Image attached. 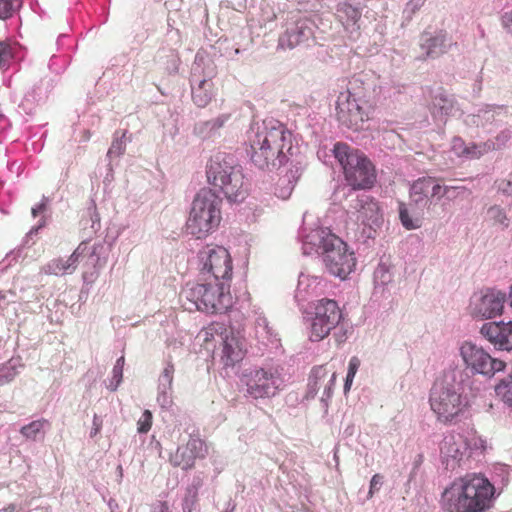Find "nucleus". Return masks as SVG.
I'll return each mask as SVG.
<instances>
[{
    "instance_id": "obj_39",
    "label": "nucleus",
    "mask_w": 512,
    "mask_h": 512,
    "mask_svg": "<svg viewBox=\"0 0 512 512\" xmlns=\"http://www.w3.org/2000/svg\"><path fill=\"white\" fill-rule=\"evenodd\" d=\"M174 365L172 363H167L161 374V380L166 383L168 386L172 385L173 382V374H174Z\"/></svg>"
},
{
    "instance_id": "obj_4",
    "label": "nucleus",
    "mask_w": 512,
    "mask_h": 512,
    "mask_svg": "<svg viewBox=\"0 0 512 512\" xmlns=\"http://www.w3.org/2000/svg\"><path fill=\"white\" fill-rule=\"evenodd\" d=\"M182 296L190 303L186 308L206 313H222L232 305L230 282L213 281L202 277L198 282L187 285Z\"/></svg>"
},
{
    "instance_id": "obj_20",
    "label": "nucleus",
    "mask_w": 512,
    "mask_h": 512,
    "mask_svg": "<svg viewBox=\"0 0 512 512\" xmlns=\"http://www.w3.org/2000/svg\"><path fill=\"white\" fill-rule=\"evenodd\" d=\"M336 12L337 18L345 31L350 35L356 34V36H359L361 30V10L348 2H342L337 5Z\"/></svg>"
},
{
    "instance_id": "obj_38",
    "label": "nucleus",
    "mask_w": 512,
    "mask_h": 512,
    "mask_svg": "<svg viewBox=\"0 0 512 512\" xmlns=\"http://www.w3.org/2000/svg\"><path fill=\"white\" fill-rule=\"evenodd\" d=\"M125 136H126V131H124L122 133V136L119 139H115L112 142L111 147L108 152L109 154H117V155L123 154V152L125 151V142H124Z\"/></svg>"
},
{
    "instance_id": "obj_22",
    "label": "nucleus",
    "mask_w": 512,
    "mask_h": 512,
    "mask_svg": "<svg viewBox=\"0 0 512 512\" xmlns=\"http://www.w3.org/2000/svg\"><path fill=\"white\" fill-rule=\"evenodd\" d=\"M335 378L336 374L334 372L330 374L325 366L313 368L308 382L309 393L316 395L323 389V394L329 395Z\"/></svg>"
},
{
    "instance_id": "obj_2",
    "label": "nucleus",
    "mask_w": 512,
    "mask_h": 512,
    "mask_svg": "<svg viewBox=\"0 0 512 512\" xmlns=\"http://www.w3.org/2000/svg\"><path fill=\"white\" fill-rule=\"evenodd\" d=\"M494 486L480 475H467L455 480L442 495L447 512H483L490 507Z\"/></svg>"
},
{
    "instance_id": "obj_24",
    "label": "nucleus",
    "mask_w": 512,
    "mask_h": 512,
    "mask_svg": "<svg viewBox=\"0 0 512 512\" xmlns=\"http://www.w3.org/2000/svg\"><path fill=\"white\" fill-rule=\"evenodd\" d=\"M359 208H358V219H360L364 224L371 225L377 223L379 220V206L378 203L374 200L366 197L365 199L359 200Z\"/></svg>"
},
{
    "instance_id": "obj_12",
    "label": "nucleus",
    "mask_w": 512,
    "mask_h": 512,
    "mask_svg": "<svg viewBox=\"0 0 512 512\" xmlns=\"http://www.w3.org/2000/svg\"><path fill=\"white\" fill-rule=\"evenodd\" d=\"M460 355L467 367L485 376L491 377L506 368L504 361L492 358L482 347L472 342H464L461 345Z\"/></svg>"
},
{
    "instance_id": "obj_34",
    "label": "nucleus",
    "mask_w": 512,
    "mask_h": 512,
    "mask_svg": "<svg viewBox=\"0 0 512 512\" xmlns=\"http://www.w3.org/2000/svg\"><path fill=\"white\" fill-rule=\"evenodd\" d=\"M153 422V415L150 410H144L137 421V431L140 434H146L150 431Z\"/></svg>"
},
{
    "instance_id": "obj_44",
    "label": "nucleus",
    "mask_w": 512,
    "mask_h": 512,
    "mask_svg": "<svg viewBox=\"0 0 512 512\" xmlns=\"http://www.w3.org/2000/svg\"><path fill=\"white\" fill-rule=\"evenodd\" d=\"M159 512H169V507L165 502L160 503Z\"/></svg>"
},
{
    "instance_id": "obj_28",
    "label": "nucleus",
    "mask_w": 512,
    "mask_h": 512,
    "mask_svg": "<svg viewBox=\"0 0 512 512\" xmlns=\"http://www.w3.org/2000/svg\"><path fill=\"white\" fill-rule=\"evenodd\" d=\"M256 335L263 340H270L275 336V332L265 316H258L255 321Z\"/></svg>"
},
{
    "instance_id": "obj_14",
    "label": "nucleus",
    "mask_w": 512,
    "mask_h": 512,
    "mask_svg": "<svg viewBox=\"0 0 512 512\" xmlns=\"http://www.w3.org/2000/svg\"><path fill=\"white\" fill-rule=\"evenodd\" d=\"M282 382L277 369L259 368L251 373L247 381V392L255 399L270 398L278 393Z\"/></svg>"
},
{
    "instance_id": "obj_43",
    "label": "nucleus",
    "mask_w": 512,
    "mask_h": 512,
    "mask_svg": "<svg viewBox=\"0 0 512 512\" xmlns=\"http://www.w3.org/2000/svg\"><path fill=\"white\" fill-rule=\"evenodd\" d=\"M13 379V375L9 373V371H5L4 369H0V386H3Z\"/></svg>"
},
{
    "instance_id": "obj_9",
    "label": "nucleus",
    "mask_w": 512,
    "mask_h": 512,
    "mask_svg": "<svg viewBox=\"0 0 512 512\" xmlns=\"http://www.w3.org/2000/svg\"><path fill=\"white\" fill-rule=\"evenodd\" d=\"M202 264L201 276L213 281L230 282L233 274L232 258L229 251L218 245H207L199 252Z\"/></svg>"
},
{
    "instance_id": "obj_19",
    "label": "nucleus",
    "mask_w": 512,
    "mask_h": 512,
    "mask_svg": "<svg viewBox=\"0 0 512 512\" xmlns=\"http://www.w3.org/2000/svg\"><path fill=\"white\" fill-rule=\"evenodd\" d=\"M457 43L453 42L446 30H439L436 35L427 32L422 34L421 48L425 50L427 58H436L447 53L452 46Z\"/></svg>"
},
{
    "instance_id": "obj_40",
    "label": "nucleus",
    "mask_w": 512,
    "mask_h": 512,
    "mask_svg": "<svg viewBox=\"0 0 512 512\" xmlns=\"http://www.w3.org/2000/svg\"><path fill=\"white\" fill-rule=\"evenodd\" d=\"M383 476L380 474H375L371 478L370 481V489H369V497L371 498L375 491L379 490V486L382 484Z\"/></svg>"
},
{
    "instance_id": "obj_45",
    "label": "nucleus",
    "mask_w": 512,
    "mask_h": 512,
    "mask_svg": "<svg viewBox=\"0 0 512 512\" xmlns=\"http://www.w3.org/2000/svg\"><path fill=\"white\" fill-rule=\"evenodd\" d=\"M90 137H91V132H90L89 130H85V131L83 132L82 139H83L84 141H88V140L90 139Z\"/></svg>"
},
{
    "instance_id": "obj_27",
    "label": "nucleus",
    "mask_w": 512,
    "mask_h": 512,
    "mask_svg": "<svg viewBox=\"0 0 512 512\" xmlns=\"http://www.w3.org/2000/svg\"><path fill=\"white\" fill-rule=\"evenodd\" d=\"M46 425H49V422L46 419L34 420L23 426L20 429V433L27 439L35 440Z\"/></svg>"
},
{
    "instance_id": "obj_31",
    "label": "nucleus",
    "mask_w": 512,
    "mask_h": 512,
    "mask_svg": "<svg viewBox=\"0 0 512 512\" xmlns=\"http://www.w3.org/2000/svg\"><path fill=\"white\" fill-rule=\"evenodd\" d=\"M492 143H484L482 145L472 144L471 146L465 147L461 154L463 156L471 157V158H479L484 153L493 149Z\"/></svg>"
},
{
    "instance_id": "obj_11",
    "label": "nucleus",
    "mask_w": 512,
    "mask_h": 512,
    "mask_svg": "<svg viewBox=\"0 0 512 512\" xmlns=\"http://www.w3.org/2000/svg\"><path fill=\"white\" fill-rule=\"evenodd\" d=\"M219 334L222 342L221 360L225 366H234L243 360L246 354L245 339L234 333L232 329H227L223 325L213 324L205 330L204 341L209 340V336Z\"/></svg>"
},
{
    "instance_id": "obj_10",
    "label": "nucleus",
    "mask_w": 512,
    "mask_h": 512,
    "mask_svg": "<svg viewBox=\"0 0 512 512\" xmlns=\"http://www.w3.org/2000/svg\"><path fill=\"white\" fill-rule=\"evenodd\" d=\"M343 319L342 310L335 300L322 298L314 304L310 339L320 341L327 337Z\"/></svg>"
},
{
    "instance_id": "obj_48",
    "label": "nucleus",
    "mask_w": 512,
    "mask_h": 512,
    "mask_svg": "<svg viewBox=\"0 0 512 512\" xmlns=\"http://www.w3.org/2000/svg\"><path fill=\"white\" fill-rule=\"evenodd\" d=\"M94 425H95L96 427L94 428V432L92 433V436H93V435H96V434L99 432V430H100V426H99L98 424H96V422H95V421H94Z\"/></svg>"
},
{
    "instance_id": "obj_13",
    "label": "nucleus",
    "mask_w": 512,
    "mask_h": 512,
    "mask_svg": "<svg viewBox=\"0 0 512 512\" xmlns=\"http://www.w3.org/2000/svg\"><path fill=\"white\" fill-rule=\"evenodd\" d=\"M505 301L504 292L487 288L471 298L469 311L474 318L491 319L502 314Z\"/></svg>"
},
{
    "instance_id": "obj_37",
    "label": "nucleus",
    "mask_w": 512,
    "mask_h": 512,
    "mask_svg": "<svg viewBox=\"0 0 512 512\" xmlns=\"http://www.w3.org/2000/svg\"><path fill=\"white\" fill-rule=\"evenodd\" d=\"M12 58L11 46L8 43L0 42V69L5 67Z\"/></svg>"
},
{
    "instance_id": "obj_41",
    "label": "nucleus",
    "mask_w": 512,
    "mask_h": 512,
    "mask_svg": "<svg viewBox=\"0 0 512 512\" xmlns=\"http://www.w3.org/2000/svg\"><path fill=\"white\" fill-rule=\"evenodd\" d=\"M466 146L464 145V142L461 138H454L453 141H452V148L454 150V152L459 155V156H463L461 154V152L463 151V149L465 148Z\"/></svg>"
},
{
    "instance_id": "obj_42",
    "label": "nucleus",
    "mask_w": 512,
    "mask_h": 512,
    "mask_svg": "<svg viewBox=\"0 0 512 512\" xmlns=\"http://www.w3.org/2000/svg\"><path fill=\"white\" fill-rule=\"evenodd\" d=\"M502 25L512 34V11L505 13L502 18Z\"/></svg>"
},
{
    "instance_id": "obj_1",
    "label": "nucleus",
    "mask_w": 512,
    "mask_h": 512,
    "mask_svg": "<svg viewBox=\"0 0 512 512\" xmlns=\"http://www.w3.org/2000/svg\"><path fill=\"white\" fill-rule=\"evenodd\" d=\"M291 134L278 121H264L249 135V155L251 161L260 169L275 168L286 160L285 150L291 149Z\"/></svg>"
},
{
    "instance_id": "obj_32",
    "label": "nucleus",
    "mask_w": 512,
    "mask_h": 512,
    "mask_svg": "<svg viewBox=\"0 0 512 512\" xmlns=\"http://www.w3.org/2000/svg\"><path fill=\"white\" fill-rule=\"evenodd\" d=\"M487 215L494 224H498L503 227H507L509 225V220L506 213L502 208L498 206L490 207L488 209Z\"/></svg>"
},
{
    "instance_id": "obj_21",
    "label": "nucleus",
    "mask_w": 512,
    "mask_h": 512,
    "mask_svg": "<svg viewBox=\"0 0 512 512\" xmlns=\"http://www.w3.org/2000/svg\"><path fill=\"white\" fill-rule=\"evenodd\" d=\"M81 246L67 258H55L49 261L46 265L41 268V272L45 275H64L72 274L77 269L79 257L81 255Z\"/></svg>"
},
{
    "instance_id": "obj_35",
    "label": "nucleus",
    "mask_w": 512,
    "mask_h": 512,
    "mask_svg": "<svg viewBox=\"0 0 512 512\" xmlns=\"http://www.w3.org/2000/svg\"><path fill=\"white\" fill-rule=\"evenodd\" d=\"M359 366H360L359 358L356 356H353L349 361L348 373H347L345 384H344L345 391H348L350 389L351 384H352L353 379L358 371Z\"/></svg>"
},
{
    "instance_id": "obj_18",
    "label": "nucleus",
    "mask_w": 512,
    "mask_h": 512,
    "mask_svg": "<svg viewBox=\"0 0 512 512\" xmlns=\"http://www.w3.org/2000/svg\"><path fill=\"white\" fill-rule=\"evenodd\" d=\"M482 336L500 350H512V322H487L480 329Z\"/></svg>"
},
{
    "instance_id": "obj_46",
    "label": "nucleus",
    "mask_w": 512,
    "mask_h": 512,
    "mask_svg": "<svg viewBox=\"0 0 512 512\" xmlns=\"http://www.w3.org/2000/svg\"><path fill=\"white\" fill-rule=\"evenodd\" d=\"M15 507L13 505H9L8 507L4 508L2 512H14Z\"/></svg>"
},
{
    "instance_id": "obj_47",
    "label": "nucleus",
    "mask_w": 512,
    "mask_h": 512,
    "mask_svg": "<svg viewBox=\"0 0 512 512\" xmlns=\"http://www.w3.org/2000/svg\"><path fill=\"white\" fill-rule=\"evenodd\" d=\"M508 300H509V304L512 308V284H511V287H510V291H509V295H508Z\"/></svg>"
},
{
    "instance_id": "obj_3",
    "label": "nucleus",
    "mask_w": 512,
    "mask_h": 512,
    "mask_svg": "<svg viewBox=\"0 0 512 512\" xmlns=\"http://www.w3.org/2000/svg\"><path fill=\"white\" fill-rule=\"evenodd\" d=\"M207 179L211 185L219 188L229 201L241 202L249 192V182L243 169L232 157L216 155L207 165Z\"/></svg>"
},
{
    "instance_id": "obj_36",
    "label": "nucleus",
    "mask_w": 512,
    "mask_h": 512,
    "mask_svg": "<svg viewBox=\"0 0 512 512\" xmlns=\"http://www.w3.org/2000/svg\"><path fill=\"white\" fill-rule=\"evenodd\" d=\"M399 217L402 225L407 230H413L418 228L420 225L417 220H413L408 212V210L404 207H400Z\"/></svg>"
},
{
    "instance_id": "obj_30",
    "label": "nucleus",
    "mask_w": 512,
    "mask_h": 512,
    "mask_svg": "<svg viewBox=\"0 0 512 512\" xmlns=\"http://www.w3.org/2000/svg\"><path fill=\"white\" fill-rule=\"evenodd\" d=\"M198 503V486L192 485L187 488L182 508L183 512H193Z\"/></svg>"
},
{
    "instance_id": "obj_25",
    "label": "nucleus",
    "mask_w": 512,
    "mask_h": 512,
    "mask_svg": "<svg viewBox=\"0 0 512 512\" xmlns=\"http://www.w3.org/2000/svg\"><path fill=\"white\" fill-rule=\"evenodd\" d=\"M214 84L211 80H202L192 89V99L199 107L207 106L213 98Z\"/></svg>"
},
{
    "instance_id": "obj_5",
    "label": "nucleus",
    "mask_w": 512,
    "mask_h": 512,
    "mask_svg": "<svg viewBox=\"0 0 512 512\" xmlns=\"http://www.w3.org/2000/svg\"><path fill=\"white\" fill-rule=\"evenodd\" d=\"M305 242L322 250L323 262L330 274L345 279L352 272L353 253H349L347 244L330 230L316 229L306 236Z\"/></svg>"
},
{
    "instance_id": "obj_7",
    "label": "nucleus",
    "mask_w": 512,
    "mask_h": 512,
    "mask_svg": "<svg viewBox=\"0 0 512 512\" xmlns=\"http://www.w3.org/2000/svg\"><path fill=\"white\" fill-rule=\"evenodd\" d=\"M222 200L211 189L200 190L193 202L187 230L198 239L214 231L221 221Z\"/></svg>"
},
{
    "instance_id": "obj_26",
    "label": "nucleus",
    "mask_w": 512,
    "mask_h": 512,
    "mask_svg": "<svg viewBox=\"0 0 512 512\" xmlns=\"http://www.w3.org/2000/svg\"><path fill=\"white\" fill-rule=\"evenodd\" d=\"M495 394L503 403L512 407V375L500 379L494 387Z\"/></svg>"
},
{
    "instance_id": "obj_8",
    "label": "nucleus",
    "mask_w": 512,
    "mask_h": 512,
    "mask_svg": "<svg viewBox=\"0 0 512 512\" xmlns=\"http://www.w3.org/2000/svg\"><path fill=\"white\" fill-rule=\"evenodd\" d=\"M430 407L439 422L451 424L467 412L469 402L454 387L435 384L430 394Z\"/></svg>"
},
{
    "instance_id": "obj_29",
    "label": "nucleus",
    "mask_w": 512,
    "mask_h": 512,
    "mask_svg": "<svg viewBox=\"0 0 512 512\" xmlns=\"http://www.w3.org/2000/svg\"><path fill=\"white\" fill-rule=\"evenodd\" d=\"M22 6V0H0V19L11 18Z\"/></svg>"
},
{
    "instance_id": "obj_16",
    "label": "nucleus",
    "mask_w": 512,
    "mask_h": 512,
    "mask_svg": "<svg viewBox=\"0 0 512 512\" xmlns=\"http://www.w3.org/2000/svg\"><path fill=\"white\" fill-rule=\"evenodd\" d=\"M448 186H442L433 177H422L413 182L410 189L411 202L422 209H430L434 199H441L447 195Z\"/></svg>"
},
{
    "instance_id": "obj_17",
    "label": "nucleus",
    "mask_w": 512,
    "mask_h": 512,
    "mask_svg": "<svg viewBox=\"0 0 512 512\" xmlns=\"http://www.w3.org/2000/svg\"><path fill=\"white\" fill-rule=\"evenodd\" d=\"M208 453L206 443L199 437L190 436L185 444L178 446L169 457V462L174 467L182 470L194 468L197 459H204Z\"/></svg>"
},
{
    "instance_id": "obj_33",
    "label": "nucleus",
    "mask_w": 512,
    "mask_h": 512,
    "mask_svg": "<svg viewBox=\"0 0 512 512\" xmlns=\"http://www.w3.org/2000/svg\"><path fill=\"white\" fill-rule=\"evenodd\" d=\"M125 365V358L124 356H121L119 359H117L114 368H113V377L110 384L111 390H116L118 385L121 383L123 378V368Z\"/></svg>"
},
{
    "instance_id": "obj_23",
    "label": "nucleus",
    "mask_w": 512,
    "mask_h": 512,
    "mask_svg": "<svg viewBox=\"0 0 512 512\" xmlns=\"http://www.w3.org/2000/svg\"><path fill=\"white\" fill-rule=\"evenodd\" d=\"M467 450V445L460 435H447L441 442L440 452L446 464L449 461H459Z\"/></svg>"
},
{
    "instance_id": "obj_15",
    "label": "nucleus",
    "mask_w": 512,
    "mask_h": 512,
    "mask_svg": "<svg viewBox=\"0 0 512 512\" xmlns=\"http://www.w3.org/2000/svg\"><path fill=\"white\" fill-rule=\"evenodd\" d=\"M336 104L338 121L350 129H362L369 119L367 112L358 104L350 91L341 92Z\"/></svg>"
},
{
    "instance_id": "obj_6",
    "label": "nucleus",
    "mask_w": 512,
    "mask_h": 512,
    "mask_svg": "<svg viewBox=\"0 0 512 512\" xmlns=\"http://www.w3.org/2000/svg\"><path fill=\"white\" fill-rule=\"evenodd\" d=\"M334 156L343 168L345 180L354 190L370 189L376 182V170L372 162L361 151L346 143L334 145Z\"/></svg>"
}]
</instances>
